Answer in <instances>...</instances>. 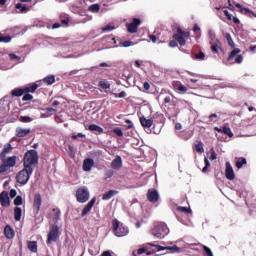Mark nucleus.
<instances>
[{
  "label": "nucleus",
  "mask_w": 256,
  "mask_h": 256,
  "mask_svg": "<svg viewBox=\"0 0 256 256\" xmlns=\"http://www.w3.org/2000/svg\"><path fill=\"white\" fill-rule=\"evenodd\" d=\"M191 37V33L189 31L183 30L181 27H177V33L173 35V39L169 42V47L175 48L178 47V44L180 47H185L187 45V40Z\"/></svg>",
  "instance_id": "f257e3e1"
},
{
  "label": "nucleus",
  "mask_w": 256,
  "mask_h": 256,
  "mask_svg": "<svg viewBox=\"0 0 256 256\" xmlns=\"http://www.w3.org/2000/svg\"><path fill=\"white\" fill-rule=\"evenodd\" d=\"M39 163V155L37 150H28L23 159V165L26 169H33V165Z\"/></svg>",
  "instance_id": "f03ea898"
},
{
  "label": "nucleus",
  "mask_w": 256,
  "mask_h": 256,
  "mask_svg": "<svg viewBox=\"0 0 256 256\" xmlns=\"http://www.w3.org/2000/svg\"><path fill=\"white\" fill-rule=\"evenodd\" d=\"M151 233L156 239H163V237L169 235V227L164 222H156Z\"/></svg>",
  "instance_id": "7ed1b4c3"
},
{
  "label": "nucleus",
  "mask_w": 256,
  "mask_h": 256,
  "mask_svg": "<svg viewBox=\"0 0 256 256\" xmlns=\"http://www.w3.org/2000/svg\"><path fill=\"white\" fill-rule=\"evenodd\" d=\"M112 231L116 237H125L126 235H129V228L117 219L112 221Z\"/></svg>",
  "instance_id": "20e7f679"
},
{
  "label": "nucleus",
  "mask_w": 256,
  "mask_h": 256,
  "mask_svg": "<svg viewBox=\"0 0 256 256\" xmlns=\"http://www.w3.org/2000/svg\"><path fill=\"white\" fill-rule=\"evenodd\" d=\"M39 89V85L37 84H29L28 86H24L22 88H15L11 91L12 97H23L25 93H35Z\"/></svg>",
  "instance_id": "39448f33"
},
{
  "label": "nucleus",
  "mask_w": 256,
  "mask_h": 256,
  "mask_svg": "<svg viewBox=\"0 0 256 256\" xmlns=\"http://www.w3.org/2000/svg\"><path fill=\"white\" fill-rule=\"evenodd\" d=\"M31 175H33V169L24 167L20 172H18L16 181L19 185H27V183H29V179H31Z\"/></svg>",
  "instance_id": "423d86ee"
},
{
  "label": "nucleus",
  "mask_w": 256,
  "mask_h": 256,
  "mask_svg": "<svg viewBox=\"0 0 256 256\" xmlns=\"http://www.w3.org/2000/svg\"><path fill=\"white\" fill-rule=\"evenodd\" d=\"M0 161H2L0 166L1 175L2 173H7V171H9V169H11L14 165H17V156L0 158Z\"/></svg>",
  "instance_id": "0eeeda50"
},
{
  "label": "nucleus",
  "mask_w": 256,
  "mask_h": 256,
  "mask_svg": "<svg viewBox=\"0 0 256 256\" xmlns=\"http://www.w3.org/2000/svg\"><path fill=\"white\" fill-rule=\"evenodd\" d=\"M76 198L78 203H87L89 201V190L81 187L76 191Z\"/></svg>",
  "instance_id": "6e6552de"
},
{
  "label": "nucleus",
  "mask_w": 256,
  "mask_h": 256,
  "mask_svg": "<svg viewBox=\"0 0 256 256\" xmlns=\"http://www.w3.org/2000/svg\"><path fill=\"white\" fill-rule=\"evenodd\" d=\"M59 239V226L51 225L48 233L47 243H55Z\"/></svg>",
  "instance_id": "1a4fd4ad"
},
{
  "label": "nucleus",
  "mask_w": 256,
  "mask_h": 256,
  "mask_svg": "<svg viewBox=\"0 0 256 256\" xmlns=\"http://www.w3.org/2000/svg\"><path fill=\"white\" fill-rule=\"evenodd\" d=\"M239 53H241V49H239V48H234V49L230 52V54H229V56H228V61H232L233 58L236 57V58H235V63H238V64L243 63V55H241V54H239Z\"/></svg>",
  "instance_id": "9d476101"
},
{
  "label": "nucleus",
  "mask_w": 256,
  "mask_h": 256,
  "mask_svg": "<svg viewBox=\"0 0 256 256\" xmlns=\"http://www.w3.org/2000/svg\"><path fill=\"white\" fill-rule=\"evenodd\" d=\"M41 205H43V198L39 193H36L33 202V210L35 215H39V211H41Z\"/></svg>",
  "instance_id": "9b49d317"
},
{
  "label": "nucleus",
  "mask_w": 256,
  "mask_h": 256,
  "mask_svg": "<svg viewBox=\"0 0 256 256\" xmlns=\"http://www.w3.org/2000/svg\"><path fill=\"white\" fill-rule=\"evenodd\" d=\"M139 25H141V19L134 18L131 23L127 24L128 33H137Z\"/></svg>",
  "instance_id": "f8f14e48"
},
{
  "label": "nucleus",
  "mask_w": 256,
  "mask_h": 256,
  "mask_svg": "<svg viewBox=\"0 0 256 256\" xmlns=\"http://www.w3.org/2000/svg\"><path fill=\"white\" fill-rule=\"evenodd\" d=\"M147 199L150 203L159 201V192L155 188H150L147 193Z\"/></svg>",
  "instance_id": "ddd939ff"
},
{
  "label": "nucleus",
  "mask_w": 256,
  "mask_h": 256,
  "mask_svg": "<svg viewBox=\"0 0 256 256\" xmlns=\"http://www.w3.org/2000/svg\"><path fill=\"white\" fill-rule=\"evenodd\" d=\"M0 204L2 207H10L11 206V199L9 198V192L2 191L0 193Z\"/></svg>",
  "instance_id": "4468645a"
},
{
  "label": "nucleus",
  "mask_w": 256,
  "mask_h": 256,
  "mask_svg": "<svg viewBox=\"0 0 256 256\" xmlns=\"http://www.w3.org/2000/svg\"><path fill=\"white\" fill-rule=\"evenodd\" d=\"M210 45H211V51L213 53H219V51H223V46L221 44V41H219V39L217 38H212L210 41Z\"/></svg>",
  "instance_id": "2eb2a0df"
},
{
  "label": "nucleus",
  "mask_w": 256,
  "mask_h": 256,
  "mask_svg": "<svg viewBox=\"0 0 256 256\" xmlns=\"http://www.w3.org/2000/svg\"><path fill=\"white\" fill-rule=\"evenodd\" d=\"M225 175L228 181H233L235 179V171H233V166H231L230 162H226Z\"/></svg>",
  "instance_id": "dca6fc26"
},
{
  "label": "nucleus",
  "mask_w": 256,
  "mask_h": 256,
  "mask_svg": "<svg viewBox=\"0 0 256 256\" xmlns=\"http://www.w3.org/2000/svg\"><path fill=\"white\" fill-rule=\"evenodd\" d=\"M111 167L115 171H119L123 167V159L121 156H116V158L111 162Z\"/></svg>",
  "instance_id": "f3484780"
},
{
  "label": "nucleus",
  "mask_w": 256,
  "mask_h": 256,
  "mask_svg": "<svg viewBox=\"0 0 256 256\" xmlns=\"http://www.w3.org/2000/svg\"><path fill=\"white\" fill-rule=\"evenodd\" d=\"M97 201V198H92L89 203L84 207L81 213V217H85L91 209H93V206L95 205V202Z\"/></svg>",
  "instance_id": "a211bd4d"
},
{
  "label": "nucleus",
  "mask_w": 256,
  "mask_h": 256,
  "mask_svg": "<svg viewBox=\"0 0 256 256\" xmlns=\"http://www.w3.org/2000/svg\"><path fill=\"white\" fill-rule=\"evenodd\" d=\"M153 117L150 119H146L145 116L140 117V123L142 127L149 129L150 127H153Z\"/></svg>",
  "instance_id": "6ab92c4d"
},
{
  "label": "nucleus",
  "mask_w": 256,
  "mask_h": 256,
  "mask_svg": "<svg viewBox=\"0 0 256 256\" xmlns=\"http://www.w3.org/2000/svg\"><path fill=\"white\" fill-rule=\"evenodd\" d=\"M11 151H13V146H11L9 143L5 144L2 152H0V159H5V157L11 153Z\"/></svg>",
  "instance_id": "aec40b11"
},
{
  "label": "nucleus",
  "mask_w": 256,
  "mask_h": 256,
  "mask_svg": "<svg viewBox=\"0 0 256 256\" xmlns=\"http://www.w3.org/2000/svg\"><path fill=\"white\" fill-rule=\"evenodd\" d=\"M4 235L6 239H13L15 237V231L11 227V225H6L4 228Z\"/></svg>",
  "instance_id": "412c9836"
},
{
  "label": "nucleus",
  "mask_w": 256,
  "mask_h": 256,
  "mask_svg": "<svg viewBox=\"0 0 256 256\" xmlns=\"http://www.w3.org/2000/svg\"><path fill=\"white\" fill-rule=\"evenodd\" d=\"M118 194H119V191L117 190H109L103 194L102 200L109 201V199H113V197H115V195H118Z\"/></svg>",
  "instance_id": "4be33fe9"
},
{
  "label": "nucleus",
  "mask_w": 256,
  "mask_h": 256,
  "mask_svg": "<svg viewBox=\"0 0 256 256\" xmlns=\"http://www.w3.org/2000/svg\"><path fill=\"white\" fill-rule=\"evenodd\" d=\"M93 165H95V161H93V159H85L83 162V171H91Z\"/></svg>",
  "instance_id": "5701e85b"
},
{
  "label": "nucleus",
  "mask_w": 256,
  "mask_h": 256,
  "mask_svg": "<svg viewBox=\"0 0 256 256\" xmlns=\"http://www.w3.org/2000/svg\"><path fill=\"white\" fill-rule=\"evenodd\" d=\"M31 133V128H17L16 137H27Z\"/></svg>",
  "instance_id": "b1692460"
},
{
  "label": "nucleus",
  "mask_w": 256,
  "mask_h": 256,
  "mask_svg": "<svg viewBox=\"0 0 256 256\" xmlns=\"http://www.w3.org/2000/svg\"><path fill=\"white\" fill-rule=\"evenodd\" d=\"M52 213H53V218H52L53 223L55 224L59 223V220L61 219V210L59 208H53Z\"/></svg>",
  "instance_id": "393cba45"
},
{
  "label": "nucleus",
  "mask_w": 256,
  "mask_h": 256,
  "mask_svg": "<svg viewBox=\"0 0 256 256\" xmlns=\"http://www.w3.org/2000/svg\"><path fill=\"white\" fill-rule=\"evenodd\" d=\"M89 131L95 132L96 135H101V133H103V128L99 125L96 124H90L88 126Z\"/></svg>",
  "instance_id": "a878e982"
},
{
  "label": "nucleus",
  "mask_w": 256,
  "mask_h": 256,
  "mask_svg": "<svg viewBox=\"0 0 256 256\" xmlns=\"http://www.w3.org/2000/svg\"><path fill=\"white\" fill-rule=\"evenodd\" d=\"M23 215V210L21 207H15L14 208V219L15 221H21V217Z\"/></svg>",
  "instance_id": "bb28decb"
},
{
  "label": "nucleus",
  "mask_w": 256,
  "mask_h": 256,
  "mask_svg": "<svg viewBox=\"0 0 256 256\" xmlns=\"http://www.w3.org/2000/svg\"><path fill=\"white\" fill-rule=\"evenodd\" d=\"M27 248L31 253H37V241H27Z\"/></svg>",
  "instance_id": "cd10ccee"
},
{
  "label": "nucleus",
  "mask_w": 256,
  "mask_h": 256,
  "mask_svg": "<svg viewBox=\"0 0 256 256\" xmlns=\"http://www.w3.org/2000/svg\"><path fill=\"white\" fill-rule=\"evenodd\" d=\"M166 251H168V253H181V248L177 245L167 246Z\"/></svg>",
  "instance_id": "c85d7f7f"
},
{
  "label": "nucleus",
  "mask_w": 256,
  "mask_h": 256,
  "mask_svg": "<svg viewBox=\"0 0 256 256\" xmlns=\"http://www.w3.org/2000/svg\"><path fill=\"white\" fill-rule=\"evenodd\" d=\"M225 39H226L228 45L233 49L235 47V42L233 41L231 34L225 33Z\"/></svg>",
  "instance_id": "c756f323"
},
{
  "label": "nucleus",
  "mask_w": 256,
  "mask_h": 256,
  "mask_svg": "<svg viewBox=\"0 0 256 256\" xmlns=\"http://www.w3.org/2000/svg\"><path fill=\"white\" fill-rule=\"evenodd\" d=\"M43 81L46 83V85H53V83H55V75L47 76L43 79Z\"/></svg>",
  "instance_id": "7c9ffc66"
},
{
  "label": "nucleus",
  "mask_w": 256,
  "mask_h": 256,
  "mask_svg": "<svg viewBox=\"0 0 256 256\" xmlns=\"http://www.w3.org/2000/svg\"><path fill=\"white\" fill-rule=\"evenodd\" d=\"M98 87H100V89H111V84L109 82H107V81L101 80L98 83Z\"/></svg>",
  "instance_id": "2f4dec72"
},
{
  "label": "nucleus",
  "mask_w": 256,
  "mask_h": 256,
  "mask_svg": "<svg viewBox=\"0 0 256 256\" xmlns=\"http://www.w3.org/2000/svg\"><path fill=\"white\" fill-rule=\"evenodd\" d=\"M235 7H236L237 9H240V12H241V13H243V11H245L246 13L255 15V14L253 13V11H251L249 8H243V6H242L241 4H239V3H236V4H235Z\"/></svg>",
  "instance_id": "473e14b6"
},
{
  "label": "nucleus",
  "mask_w": 256,
  "mask_h": 256,
  "mask_svg": "<svg viewBox=\"0 0 256 256\" xmlns=\"http://www.w3.org/2000/svg\"><path fill=\"white\" fill-rule=\"evenodd\" d=\"M101 9V6L99 4H92L89 6L88 10L92 13H99V10Z\"/></svg>",
  "instance_id": "72a5a7b5"
},
{
  "label": "nucleus",
  "mask_w": 256,
  "mask_h": 256,
  "mask_svg": "<svg viewBox=\"0 0 256 256\" xmlns=\"http://www.w3.org/2000/svg\"><path fill=\"white\" fill-rule=\"evenodd\" d=\"M243 165H247V159L242 158L236 162L237 169H243Z\"/></svg>",
  "instance_id": "f704fd0d"
},
{
  "label": "nucleus",
  "mask_w": 256,
  "mask_h": 256,
  "mask_svg": "<svg viewBox=\"0 0 256 256\" xmlns=\"http://www.w3.org/2000/svg\"><path fill=\"white\" fill-rule=\"evenodd\" d=\"M15 8L19 9L21 13H27V11H29L27 6H25V5L21 4V3H17Z\"/></svg>",
  "instance_id": "c9c22d12"
},
{
  "label": "nucleus",
  "mask_w": 256,
  "mask_h": 256,
  "mask_svg": "<svg viewBox=\"0 0 256 256\" xmlns=\"http://www.w3.org/2000/svg\"><path fill=\"white\" fill-rule=\"evenodd\" d=\"M176 87L179 93H182V94H185L187 91H189V89L183 84H178Z\"/></svg>",
  "instance_id": "e433bc0d"
},
{
  "label": "nucleus",
  "mask_w": 256,
  "mask_h": 256,
  "mask_svg": "<svg viewBox=\"0 0 256 256\" xmlns=\"http://www.w3.org/2000/svg\"><path fill=\"white\" fill-rule=\"evenodd\" d=\"M177 211H179L180 213H185L186 215H190L191 213V208H187V207H178Z\"/></svg>",
  "instance_id": "4c0bfd02"
},
{
  "label": "nucleus",
  "mask_w": 256,
  "mask_h": 256,
  "mask_svg": "<svg viewBox=\"0 0 256 256\" xmlns=\"http://www.w3.org/2000/svg\"><path fill=\"white\" fill-rule=\"evenodd\" d=\"M194 149L197 151V153H205V148H203L202 143L195 144Z\"/></svg>",
  "instance_id": "58836bf2"
},
{
  "label": "nucleus",
  "mask_w": 256,
  "mask_h": 256,
  "mask_svg": "<svg viewBox=\"0 0 256 256\" xmlns=\"http://www.w3.org/2000/svg\"><path fill=\"white\" fill-rule=\"evenodd\" d=\"M204 163L205 166L202 169V173H207V170L209 169V167H211V163L209 162V159L207 157L204 158Z\"/></svg>",
  "instance_id": "ea45409f"
},
{
  "label": "nucleus",
  "mask_w": 256,
  "mask_h": 256,
  "mask_svg": "<svg viewBox=\"0 0 256 256\" xmlns=\"http://www.w3.org/2000/svg\"><path fill=\"white\" fill-rule=\"evenodd\" d=\"M202 249H203V251H204V255H205V256H213V251H211V248H209V247L203 245V246H202Z\"/></svg>",
  "instance_id": "a19ab883"
},
{
  "label": "nucleus",
  "mask_w": 256,
  "mask_h": 256,
  "mask_svg": "<svg viewBox=\"0 0 256 256\" xmlns=\"http://www.w3.org/2000/svg\"><path fill=\"white\" fill-rule=\"evenodd\" d=\"M222 131L225 135H228V137H233V132L231 131V128L224 126L222 128Z\"/></svg>",
  "instance_id": "79ce46f5"
},
{
  "label": "nucleus",
  "mask_w": 256,
  "mask_h": 256,
  "mask_svg": "<svg viewBox=\"0 0 256 256\" xmlns=\"http://www.w3.org/2000/svg\"><path fill=\"white\" fill-rule=\"evenodd\" d=\"M14 205H16V207H19V205H23V197L22 196H17L14 199Z\"/></svg>",
  "instance_id": "37998d69"
},
{
  "label": "nucleus",
  "mask_w": 256,
  "mask_h": 256,
  "mask_svg": "<svg viewBox=\"0 0 256 256\" xmlns=\"http://www.w3.org/2000/svg\"><path fill=\"white\" fill-rule=\"evenodd\" d=\"M148 245H150L151 247H155L157 251H167V247H163L161 245H155L153 243H148Z\"/></svg>",
  "instance_id": "c03bdc74"
},
{
  "label": "nucleus",
  "mask_w": 256,
  "mask_h": 256,
  "mask_svg": "<svg viewBox=\"0 0 256 256\" xmlns=\"http://www.w3.org/2000/svg\"><path fill=\"white\" fill-rule=\"evenodd\" d=\"M0 43H11V36H0Z\"/></svg>",
  "instance_id": "a18cd8bd"
},
{
  "label": "nucleus",
  "mask_w": 256,
  "mask_h": 256,
  "mask_svg": "<svg viewBox=\"0 0 256 256\" xmlns=\"http://www.w3.org/2000/svg\"><path fill=\"white\" fill-rule=\"evenodd\" d=\"M113 133H115V135H117L118 137H123V130L119 127L114 128Z\"/></svg>",
  "instance_id": "49530a36"
},
{
  "label": "nucleus",
  "mask_w": 256,
  "mask_h": 256,
  "mask_svg": "<svg viewBox=\"0 0 256 256\" xmlns=\"http://www.w3.org/2000/svg\"><path fill=\"white\" fill-rule=\"evenodd\" d=\"M112 95H114V97H116V98L118 97L119 99H123V98L127 97V93L125 91H122L119 94L112 93Z\"/></svg>",
  "instance_id": "de8ad7c7"
},
{
  "label": "nucleus",
  "mask_w": 256,
  "mask_h": 256,
  "mask_svg": "<svg viewBox=\"0 0 256 256\" xmlns=\"http://www.w3.org/2000/svg\"><path fill=\"white\" fill-rule=\"evenodd\" d=\"M23 98L22 101H33V95L29 94V93H25L23 94Z\"/></svg>",
  "instance_id": "09e8293b"
},
{
  "label": "nucleus",
  "mask_w": 256,
  "mask_h": 256,
  "mask_svg": "<svg viewBox=\"0 0 256 256\" xmlns=\"http://www.w3.org/2000/svg\"><path fill=\"white\" fill-rule=\"evenodd\" d=\"M195 59H198L200 61H203V59H205V53H203V51H199L196 55H195Z\"/></svg>",
  "instance_id": "8fccbe9b"
},
{
  "label": "nucleus",
  "mask_w": 256,
  "mask_h": 256,
  "mask_svg": "<svg viewBox=\"0 0 256 256\" xmlns=\"http://www.w3.org/2000/svg\"><path fill=\"white\" fill-rule=\"evenodd\" d=\"M20 121H22V123H31V121H33V118L29 116H22Z\"/></svg>",
  "instance_id": "3c124183"
},
{
  "label": "nucleus",
  "mask_w": 256,
  "mask_h": 256,
  "mask_svg": "<svg viewBox=\"0 0 256 256\" xmlns=\"http://www.w3.org/2000/svg\"><path fill=\"white\" fill-rule=\"evenodd\" d=\"M113 29H115V26L112 24H107L102 31L107 32V31H113Z\"/></svg>",
  "instance_id": "603ef678"
},
{
  "label": "nucleus",
  "mask_w": 256,
  "mask_h": 256,
  "mask_svg": "<svg viewBox=\"0 0 256 256\" xmlns=\"http://www.w3.org/2000/svg\"><path fill=\"white\" fill-rule=\"evenodd\" d=\"M104 175H105V179H111V177H113L114 175V172L113 170H107Z\"/></svg>",
  "instance_id": "864d4df0"
},
{
  "label": "nucleus",
  "mask_w": 256,
  "mask_h": 256,
  "mask_svg": "<svg viewBox=\"0 0 256 256\" xmlns=\"http://www.w3.org/2000/svg\"><path fill=\"white\" fill-rule=\"evenodd\" d=\"M123 47H131V45H134V43L131 40H126L122 42Z\"/></svg>",
  "instance_id": "5fc2aeb1"
},
{
  "label": "nucleus",
  "mask_w": 256,
  "mask_h": 256,
  "mask_svg": "<svg viewBox=\"0 0 256 256\" xmlns=\"http://www.w3.org/2000/svg\"><path fill=\"white\" fill-rule=\"evenodd\" d=\"M224 15H225V17H227L228 21L233 20V16L229 13L228 10H224Z\"/></svg>",
  "instance_id": "6e6d98bb"
},
{
  "label": "nucleus",
  "mask_w": 256,
  "mask_h": 256,
  "mask_svg": "<svg viewBox=\"0 0 256 256\" xmlns=\"http://www.w3.org/2000/svg\"><path fill=\"white\" fill-rule=\"evenodd\" d=\"M147 250H148L147 247L139 248V249L137 250V253H138L139 255H143V253H147Z\"/></svg>",
  "instance_id": "4d7b16f0"
},
{
  "label": "nucleus",
  "mask_w": 256,
  "mask_h": 256,
  "mask_svg": "<svg viewBox=\"0 0 256 256\" xmlns=\"http://www.w3.org/2000/svg\"><path fill=\"white\" fill-rule=\"evenodd\" d=\"M10 197H11V199H15V197H17V190L11 189L10 190Z\"/></svg>",
  "instance_id": "13d9d810"
},
{
  "label": "nucleus",
  "mask_w": 256,
  "mask_h": 256,
  "mask_svg": "<svg viewBox=\"0 0 256 256\" xmlns=\"http://www.w3.org/2000/svg\"><path fill=\"white\" fill-rule=\"evenodd\" d=\"M79 137H81V138H85V134H83V133H78L77 135H72V139H79Z\"/></svg>",
  "instance_id": "bf43d9fd"
},
{
  "label": "nucleus",
  "mask_w": 256,
  "mask_h": 256,
  "mask_svg": "<svg viewBox=\"0 0 256 256\" xmlns=\"http://www.w3.org/2000/svg\"><path fill=\"white\" fill-rule=\"evenodd\" d=\"M125 123H127V129H133V122L129 119L125 120Z\"/></svg>",
  "instance_id": "052dcab7"
},
{
  "label": "nucleus",
  "mask_w": 256,
  "mask_h": 256,
  "mask_svg": "<svg viewBox=\"0 0 256 256\" xmlns=\"http://www.w3.org/2000/svg\"><path fill=\"white\" fill-rule=\"evenodd\" d=\"M9 57L12 61H14V59H17L18 61H19V59H21V57L17 56L16 54H13V53L9 54Z\"/></svg>",
  "instance_id": "680f3d73"
},
{
  "label": "nucleus",
  "mask_w": 256,
  "mask_h": 256,
  "mask_svg": "<svg viewBox=\"0 0 256 256\" xmlns=\"http://www.w3.org/2000/svg\"><path fill=\"white\" fill-rule=\"evenodd\" d=\"M143 87L145 91H149V89H151V85L149 84V82H144Z\"/></svg>",
  "instance_id": "e2e57ef3"
},
{
  "label": "nucleus",
  "mask_w": 256,
  "mask_h": 256,
  "mask_svg": "<svg viewBox=\"0 0 256 256\" xmlns=\"http://www.w3.org/2000/svg\"><path fill=\"white\" fill-rule=\"evenodd\" d=\"M215 159H217V153L215 151H213L210 155V160L211 161H215Z\"/></svg>",
  "instance_id": "0e129e2a"
},
{
  "label": "nucleus",
  "mask_w": 256,
  "mask_h": 256,
  "mask_svg": "<svg viewBox=\"0 0 256 256\" xmlns=\"http://www.w3.org/2000/svg\"><path fill=\"white\" fill-rule=\"evenodd\" d=\"M61 23H62V25H69V17L61 19Z\"/></svg>",
  "instance_id": "69168bd1"
},
{
  "label": "nucleus",
  "mask_w": 256,
  "mask_h": 256,
  "mask_svg": "<svg viewBox=\"0 0 256 256\" xmlns=\"http://www.w3.org/2000/svg\"><path fill=\"white\" fill-rule=\"evenodd\" d=\"M149 39H150V41H152V43H157V36H155V35H150V36H149Z\"/></svg>",
  "instance_id": "338daca9"
},
{
  "label": "nucleus",
  "mask_w": 256,
  "mask_h": 256,
  "mask_svg": "<svg viewBox=\"0 0 256 256\" xmlns=\"http://www.w3.org/2000/svg\"><path fill=\"white\" fill-rule=\"evenodd\" d=\"M101 256H113L110 251H104Z\"/></svg>",
  "instance_id": "774afa93"
}]
</instances>
